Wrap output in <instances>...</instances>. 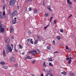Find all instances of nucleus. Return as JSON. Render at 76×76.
<instances>
[{
	"label": "nucleus",
	"instance_id": "obj_33",
	"mask_svg": "<svg viewBox=\"0 0 76 76\" xmlns=\"http://www.w3.org/2000/svg\"><path fill=\"white\" fill-rule=\"evenodd\" d=\"M3 9L4 10H5V6H4L3 7Z\"/></svg>",
	"mask_w": 76,
	"mask_h": 76
},
{
	"label": "nucleus",
	"instance_id": "obj_17",
	"mask_svg": "<svg viewBox=\"0 0 76 76\" xmlns=\"http://www.w3.org/2000/svg\"><path fill=\"white\" fill-rule=\"evenodd\" d=\"M38 40H36L34 42V44H37L38 43Z\"/></svg>",
	"mask_w": 76,
	"mask_h": 76
},
{
	"label": "nucleus",
	"instance_id": "obj_29",
	"mask_svg": "<svg viewBox=\"0 0 76 76\" xmlns=\"http://www.w3.org/2000/svg\"><path fill=\"white\" fill-rule=\"evenodd\" d=\"M53 44L54 45H56V41H55V40H53Z\"/></svg>",
	"mask_w": 76,
	"mask_h": 76
},
{
	"label": "nucleus",
	"instance_id": "obj_12",
	"mask_svg": "<svg viewBox=\"0 0 76 76\" xmlns=\"http://www.w3.org/2000/svg\"><path fill=\"white\" fill-rule=\"evenodd\" d=\"M61 74H62L63 75H67V73L64 71L62 72H61Z\"/></svg>",
	"mask_w": 76,
	"mask_h": 76
},
{
	"label": "nucleus",
	"instance_id": "obj_24",
	"mask_svg": "<svg viewBox=\"0 0 76 76\" xmlns=\"http://www.w3.org/2000/svg\"><path fill=\"white\" fill-rule=\"evenodd\" d=\"M53 60L52 59V58H50L49 59V61H53Z\"/></svg>",
	"mask_w": 76,
	"mask_h": 76
},
{
	"label": "nucleus",
	"instance_id": "obj_14",
	"mask_svg": "<svg viewBox=\"0 0 76 76\" xmlns=\"http://www.w3.org/2000/svg\"><path fill=\"white\" fill-rule=\"evenodd\" d=\"M2 68L4 69H7L8 67L7 66H4L2 67Z\"/></svg>",
	"mask_w": 76,
	"mask_h": 76
},
{
	"label": "nucleus",
	"instance_id": "obj_16",
	"mask_svg": "<svg viewBox=\"0 0 76 76\" xmlns=\"http://www.w3.org/2000/svg\"><path fill=\"white\" fill-rule=\"evenodd\" d=\"M43 66L44 67H46V65H45V62H44L43 64Z\"/></svg>",
	"mask_w": 76,
	"mask_h": 76
},
{
	"label": "nucleus",
	"instance_id": "obj_49",
	"mask_svg": "<svg viewBox=\"0 0 76 76\" xmlns=\"http://www.w3.org/2000/svg\"><path fill=\"white\" fill-rule=\"evenodd\" d=\"M15 51L16 52H18V50L16 49V48H15Z\"/></svg>",
	"mask_w": 76,
	"mask_h": 76
},
{
	"label": "nucleus",
	"instance_id": "obj_26",
	"mask_svg": "<svg viewBox=\"0 0 76 76\" xmlns=\"http://www.w3.org/2000/svg\"><path fill=\"white\" fill-rule=\"evenodd\" d=\"M50 26V24H48V25H47L45 27H44V28L45 29H47V28L48 27V26Z\"/></svg>",
	"mask_w": 76,
	"mask_h": 76
},
{
	"label": "nucleus",
	"instance_id": "obj_50",
	"mask_svg": "<svg viewBox=\"0 0 76 76\" xmlns=\"http://www.w3.org/2000/svg\"><path fill=\"white\" fill-rule=\"evenodd\" d=\"M28 33L29 34H31V31H28Z\"/></svg>",
	"mask_w": 76,
	"mask_h": 76
},
{
	"label": "nucleus",
	"instance_id": "obj_59",
	"mask_svg": "<svg viewBox=\"0 0 76 76\" xmlns=\"http://www.w3.org/2000/svg\"><path fill=\"white\" fill-rule=\"evenodd\" d=\"M19 7H18L17 8L18 9H19Z\"/></svg>",
	"mask_w": 76,
	"mask_h": 76
},
{
	"label": "nucleus",
	"instance_id": "obj_23",
	"mask_svg": "<svg viewBox=\"0 0 76 76\" xmlns=\"http://www.w3.org/2000/svg\"><path fill=\"white\" fill-rule=\"evenodd\" d=\"M35 61H36V60L35 59H34L33 61H32V63L33 64H34L35 63Z\"/></svg>",
	"mask_w": 76,
	"mask_h": 76
},
{
	"label": "nucleus",
	"instance_id": "obj_35",
	"mask_svg": "<svg viewBox=\"0 0 76 76\" xmlns=\"http://www.w3.org/2000/svg\"><path fill=\"white\" fill-rule=\"evenodd\" d=\"M66 50H68V49H69V47H68V46H66Z\"/></svg>",
	"mask_w": 76,
	"mask_h": 76
},
{
	"label": "nucleus",
	"instance_id": "obj_27",
	"mask_svg": "<svg viewBox=\"0 0 76 76\" xmlns=\"http://www.w3.org/2000/svg\"><path fill=\"white\" fill-rule=\"evenodd\" d=\"M45 16H46L47 17L48 16L49 14H48V13H45Z\"/></svg>",
	"mask_w": 76,
	"mask_h": 76
},
{
	"label": "nucleus",
	"instance_id": "obj_41",
	"mask_svg": "<svg viewBox=\"0 0 76 76\" xmlns=\"http://www.w3.org/2000/svg\"><path fill=\"white\" fill-rule=\"evenodd\" d=\"M60 31L61 32H63V29H61L60 30Z\"/></svg>",
	"mask_w": 76,
	"mask_h": 76
},
{
	"label": "nucleus",
	"instance_id": "obj_22",
	"mask_svg": "<svg viewBox=\"0 0 76 76\" xmlns=\"http://www.w3.org/2000/svg\"><path fill=\"white\" fill-rule=\"evenodd\" d=\"M30 42L32 44H33V43H34V42L32 41V39H31L30 40Z\"/></svg>",
	"mask_w": 76,
	"mask_h": 76
},
{
	"label": "nucleus",
	"instance_id": "obj_39",
	"mask_svg": "<svg viewBox=\"0 0 76 76\" xmlns=\"http://www.w3.org/2000/svg\"><path fill=\"white\" fill-rule=\"evenodd\" d=\"M29 11H31L32 10H31V8L30 7L28 8Z\"/></svg>",
	"mask_w": 76,
	"mask_h": 76
},
{
	"label": "nucleus",
	"instance_id": "obj_54",
	"mask_svg": "<svg viewBox=\"0 0 76 76\" xmlns=\"http://www.w3.org/2000/svg\"><path fill=\"white\" fill-rule=\"evenodd\" d=\"M69 58V60H71V59H72V58L71 57Z\"/></svg>",
	"mask_w": 76,
	"mask_h": 76
},
{
	"label": "nucleus",
	"instance_id": "obj_32",
	"mask_svg": "<svg viewBox=\"0 0 76 76\" xmlns=\"http://www.w3.org/2000/svg\"><path fill=\"white\" fill-rule=\"evenodd\" d=\"M19 46H20V48L21 49L22 48V46L21 45H19Z\"/></svg>",
	"mask_w": 76,
	"mask_h": 76
},
{
	"label": "nucleus",
	"instance_id": "obj_11",
	"mask_svg": "<svg viewBox=\"0 0 76 76\" xmlns=\"http://www.w3.org/2000/svg\"><path fill=\"white\" fill-rule=\"evenodd\" d=\"M66 1H67V3H68L69 4H72V2H71V1H70V0H66Z\"/></svg>",
	"mask_w": 76,
	"mask_h": 76
},
{
	"label": "nucleus",
	"instance_id": "obj_53",
	"mask_svg": "<svg viewBox=\"0 0 76 76\" xmlns=\"http://www.w3.org/2000/svg\"><path fill=\"white\" fill-rule=\"evenodd\" d=\"M43 70L45 72H46V70H45V69H43Z\"/></svg>",
	"mask_w": 76,
	"mask_h": 76
},
{
	"label": "nucleus",
	"instance_id": "obj_25",
	"mask_svg": "<svg viewBox=\"0 0 76 76\" xmlns=\"http://www.w3.org/2000/svg\"><path fill=\"white\" fill-rule=\"evenodd\" d=\"M47 48L48 50H50L51 47L50 46H48L47 47Z\"/></svg>",
	"mask_w": 76,
	"mask_h": 76
},
{
	"label": "nucleus",
	"instance_id": "obj_64",
	"mask_svg": "<svg viewBox=\"0 0 76 76\" xmlns=\"http://www.w3.org/2000/svg\"><path fill=\"white\" fill-rule=\"evenodd\" d=\"M15 22H16V20H14Z\"/></svg>",
	"mask_w": 76,
	"mask_h": 76
},
{
	"label": "nucleus",
	"instance_id": "obj_5",
	"mask_svg": "<svg viewBox=\"0 0 76 76\" xmlns=\"http://www.w3.org/2000/svg\"><path fill=\"white\" fill-rule=\"evenodd\" d=\"M10 60L11 61H13V62H14V61H15V58L13 57H11L10 58Z\"/></svg>",
	"mask_w": 76,
	"mask_h": 76
},
{
	"label": "nucleus",
	"instance_id": "obj_55",
	"mask_svg": "<svg viewBox=\"0 0 76 76\" xmlns=\"http://www.w3.org/2000/svg\"><path fill=\"white\" fill-rule=\"evenodd\" d=\"M11 46H12V48H13V45H12V44H11Z\"/></svg>",
	"mask_w": 76,
	"mask_h": 76
},
{
	"label": "nucleus",
	"instance_id": "obj_42",
	"mask_svg": "<svg viewBox=\"0 0 76 76\" xmlns=\"http://www.w3.org/2000/svg\"><path fill=\"white\" fill-rule=\"evenodd\" d=\"M29 41H30V39H28L27 40V42H29Z\"/></svg>",
	"mask_w": 76,
	"mask_h": 76
},
{
	"label": "nucleus",
	"instance_id": "obj_13",
	"mask_svg": "<svg viewBox=\"0 0 76 76\" xmlns=\"http://www.w3.org/2000/svg\"><path fill=\"white\" fill-rule=\"evenodd\" d=\"M70 76H75V74L73 72H71L70 74Z\"/></svg>",
	"mask_w": 76,
	"mask_h": 76
},
{
	"label": "nucleus",
	"instance_id": "obj_19",
	"mask_svg": "<svg viewBox=\"0 0 76 76\" xmlns=\"http://www.w3.org/2000/svg\"><path fill=\"white\" fill-rule=\"evenodd\" d=\"M56 38L58 40H60L61 39V37L60 36H57L56 37Z\"/></svg>",
	"mask_w": 76,
	"mask_h": 76
},
{
	"label": "nucleus",
	"instance_id": "obj_48",
	"mask_svg": "<svg viewBox=\"0 0 76 76\" xmlns=\"http://www.w3.org/2000/svg\"><path fill=\"white\" fill-rule=\"evenodd\" d=\"M54 53H58V51H56L54 52Z\"/></svg>",
	"mask_w": 76,
	"mask_h": 76
},
{
	"label": "nucleus",
	"instance_id": "obj_34",
	"mask_svg": "<svg viewBox=\"0 0 76 76\" xmlns=\"http://www.w3.org/2000/svg\"><path fill=\"white\" fill-rule=\"evenodd\" d=\"M3 16H5V11L3 12Z\"/></svg>",
	"mask_w": 76,
	"mask_h": 76
},
{
	"label": "nucleus",
	"instance_id": "obj_2",
	"mask_svg": "<svg viewBox=\"0 0 76 76\" xmlns=\"http://www.w3.org/2000/svg\"><path fill=\"white\" fill-rule=\"evenodd\" d=\"M15 0H11L9 2V4L10 6H12L15 5Z\"/></svg>",
	"mask_w": 76,
	"mask_h": 76
},
{
	"label": "nucleus",
	"instance_id": "obj_38",
	"mask_svg": "<svg viewBox=\"0 0 76 76\" xmlns=\"http://www.w3.org/2000/svg\"><path fill=\"white\" fill-rule=\"evenodd\" d=\"M39 37H39V36L38 35L37 36V39H39Z\"/></svg>",
	"mask_w": 76,
	"mask_h": 76
},
{
	"label": "nucleus",
	"instance_id": "obj_44",
	"mask_svg": "<svg viewBox=\"0 0 76 76\" xmlns=\"http://www.w3.org/2000/svg\"><path fill=\"white\" fill-rule=\"evenodd\" d=\"M68 50L69 52H71V50L70 49H69Z\"/></svg>",
	"mask_w": 76,
	"mask_h": 76
},
{
	"label": "nucleus",
	"instance_id": "obj_18",
	"mask_svg": "<svg viewBox=\"0 0 76 76\" xmlns=\"http://www.w3.org/2000/svg\"><path fill=\"white\" fill-rule=\"evenodd\" d=\"M12 30H13V29L12 28V27H10V31L11 33H12Z\"/></svg>",
	"mask_w": 76,
	"mask_h": 76
},
{
	"label": "nucleus",
	"instance_id": "obj_57",
	"mask_svg": "<svg viewBox=\"0 0 76 76\" xmlns=\"http://www.w3.org/2000/svg\"><path fill=\"white\" fill-rule=\"evenodd\" d=\"M24 54H25V53H24V52L22 53V55H24Z\"/></svg>",
	"mask_w": 76,
	"mask_h": 76
},
{
	"label": "nucleus",
	"instance_id": "obj_45",
	"mask_svg": "<svg viewBox=\"0 0 76 76\" xmlns=\"http://www.w3.org/2000/svg\"><path fill=\"white\" fill-rule=\"evenodd\" d=\"M37 51H38V53H39L38 54H39V53H40V51L39 50V49H37Z\"/></svg>",
	"mask_w": 76,
	"mask_h": 76
},
{
	"label": "nucleus",
	"instance_id": "obj_47",
	"mask_svg": "<svg viewBox=\"0 0 76 76\" xmlns=\"http://www.w3.org/2000/svg\"><path fill=\"white\" fill-rule=\"evenodd\" d=\"M72 15H71L70 16L68 17V18H69L72 17Z\"/></svg>",
	"mask_w": 76,
	"mask_h": 76
},
{
	"label": "nucleus",
	"instance_id": "obj_52",
	"mask_svg": "<svg viewBox=\"0 0 76 76\" xmlns=\"http://www.w3.org/2000/svg\"><path fill=\"white\" fill-rule=\"evenodd\" d=\"M49 74H48V73L45 75V76H48L49 75Z\"/></svg>",
	"mask_w": 76,
	"mask_h": 76
},
{
	"label": "nucleus",
	"instance_id": "obj_6",
	"mask_svg": "<svg viewBox=\"0 0 76 76\" xmlns=\"http://www.w3.org/2000/svg\"><path fill=\"white\" fill-rule=\"evenodd\" d=\"M0 31L1 33H4V29L3 28H1L0 29Z\"/></svg>",
	"mask_w": 76,
	"mask_h": 76
},
{
	"label": "nucleus",
	"instance_id": "obj_4",
	"mask_svg": "<svg viewBox=\"0 0 76 76\" xmlns=\"http://www.w3.org/2000/svg\"><path fill=\"white\" fill-rule=\"evenodd\" d=\"M17 13H18V11L17 10H15L12 13V16H16Z\"/></svg>",
	"mask_w": 76,
	"mask_h": 76
},
{
	"label": "nucleus",
	"instance_id": "obj_58",
	"mask_svg": "<svg viewBox=\"0 0 76 76\" xmlns=\"http://www.w3.org/2000/svg\"><path fill=\"white\" fill-rule=\"evenodd\" d=\"M41 76H44V75H43V73H42L41 75Z\"/></svg>",
	"mask_w": 76,
	"mask_h": 76
},
{
	"label": "nucleus",
	"instance_id": "obj_36",
	"mask_svg": "<svg viewBox=\"0 0 76 76\" xmlns=\"http://www.w3.org/2000/svg\"><path fill=\"white\" fill-rule=\"evenodd\" d=\"M53 23L54 24H56V20H54Z\"/></svg>",
	"mask_w": 76,
	"mask_h": 76
},
{
	"label": "nucleus",
	"instance_id": "obj_15",
	"mask_svg": "<svg viewBox=\"0 0 76 76\" xmlns=\"http://www.w3.org/2000/svg\"><path fill=\"white\" fill-rule=\"evenodd\" d=\"M34 13H36L38 11V10L36 9H34Z\"/></svg>",
	"mask_w": 76,
	"mask_h": 76
},
{
	"label": "nucleus",
	"instance_id": "obj_46",
	"mask_svg": "<svg viewBox=\"0 0 76 76\" xmlns=\"http://www.w3.org/2000/svg\"><path fill=\"white\" fill-rule=\"evenodd\" d=\"M2 16H1V15H0V19H2Z\"/></svg>",
	"mask_w": 76,
	"mask_h": 76
},
{
	"label": "nucleus",
	"instance_id": "obj_37",
	"mask_svg": "<svg viewBox=\"0 0 76 76\" xmlns=\"http://www.w3.org/2000/svg\"><path fill=\"white\" fill-rule=\"evenodd\" d=\"M69 64H71V60H69L68 61Z\"/></svg>",
	"mask_w": 76,
	"mask_h": 76
},
{
	"label": "nucleus",
	"instance_id": "obj_21",
	"mask_svg": "<svg viewBox=\"0 0 76 76\" xmlns=\"http://www.w3.org/2000/svg\"><path fill=\"white\" fill-rule=\"evenodd\" d=\"M48 74H49V75H50V74H51V71L50 70L48 71Z\"/></svg>",
	"mask_w": 76,
	"mask_h": 76
},
{
	"label": "nucleus",
	"instance_id": "obj_56",
	"mask_svg": "<svg viewBox=\"0 0 76 76\" xmlns=\"http://www.w3.org/2000/svg\"><path fill=\"white\" fill-rule=\"evenodd\" d=\"M53 17H51L50 18V19L51 20V19H53Z\"/></svg>",
	"mask_w": 76,
	"mask_h": 76
},
{
	"label": "nucleus",
	"instance_id": "obj_10",
	"mask_svg": "<svg viewBox=\"0 0 76 76\" xmlns=\"http://www.w3.org/2000/svg\"><path fill=\"white\" fill-rule=\"evenodd\" d=\"M47 9H48V10H49V11H52V10L50 8V6H48Z\"/></svg>",
	"mask_w": 76,
	"mask_h": 76
},
{
	"label": "nucleus",
	"instance_id": "obj_61",
	"mask_svg": "<svg viewBox=\"0 0 76 76\" xmlns=\"http://www.w3.org/2000/svg\"><path fill=\"white\" fill-rule=\"evenodd\" d=\"M15 66H16V67H17V66H18V64H15Z\"/></svg>",
	"mask_w": 76,
	"mask_h": 76
},
{
	"label": "nucleus",
	"instance_id": "obj_20",
	"mask_svg": "<svg viewBox=\"0 0 76 76\" xmlns=\"http://www.w3.org/2000/svg\"><path fill=\"white\" fill-rule=\"evenodd\" d=\"M1 64H2V65H4V64H5V63L3 61H2L1 63Z\"/></svg>",
	"mask_w": 76,
	"mask_h": 76
},
{
	"label": "nucleus",
	"instance_id": "obj_31",
	"mask_svg": "<svg viewBox=\"0 0 76 76\" xmlns=\"http://www.w3.org/2000/svg\"><path fill=\"white\" fill-rule=\"evenodd\" d=\"M12 22L13 24H15V23H16V22L14 20H12Z\"/></svg>",
	"mask_w": 76,
	"mask_h": 76
},
{
	"label": "nucleus",
	"instance_id": "obj_30",
	"mask_svg": "<svg viewBox=\"0 0 76 76\" xmlns=\"http://www.w3.org/2000/svg\"><path fill=\"white\" fill-rule=\"evenodd\" d=\"M3 25L2 24L0 25V29L3 28Z\"/></svg>",
	"mask_w": 76,
	"mask_h": 76
},
{
	"label": "nucleus",
	"instance_id": "obj_9",
	"mask_svg": "<svg viewBox=\"0 0 76 76\" xmlns=\"http://www.w3.org/2000/svg\"><path fill=\"white\" fill-rule=\"evenodd\" d=\"M29 59L30 60H31V59H32V58L31 57L30 58V56H28L26 58H25V59Z\"/></svg>",
	"mask_w": 76,
	"mask_h": 76
},
{
	"label": "nucleus",
	"instance_id": "obj_51",
	"mask_svg": "<svg viewBox=\"0 0 76 76\" xmlns=\"http://www.w3.org/2000/svg\"><path fill=\"white\" fill-rule=\"evenodd\" d=\"M43 6H45V4L44 3V2H43Z\"/></svg>",
	"mask_w": 76,
	"mask_h": 76
},
{
	"label": "nucleus",
	"instance_id": "obj_63",
	"mask_svg": "<svg viewBox=\"0 0 76 76\" xmlns=\"http://www.w3.org/2000/svg\"><path fill=\"white\" fill-rule=\"evenodd\" d=\"M12 37V39H14V37Z\"/></svg>",
	"mask_w": 76,
	"mask_h": 76
},
{
	"label": "nucleus",
	"instance_id": "obj_7",
	"mask_svg": "<svg viewBox=\"0 0 76 76\" xmlns=\"http://www.w3.org/2000/svg\"><path fill=\"white\" fill-rule=\"evenodd\" d=\"M5 41L6 42L7 44H9V42H10V39H7V40H5Z\"/></svg>",
	"mask_w": 76,
	"mask_h": 76
},
{
	"label": "nucleus",
	"instance_id": "obj_62",
	"mask_svg": "<svg viewBox=\"0 0 76 76\" xmlns=\"http://www.w3.org/2000/svg\"><path fill=\"white\" fill-rule=\"evenodd\" d=\"M16 19H17V18H14V20H16Z\"/></svg>",
	"mask_w": 76,
	"mask_h": 76
},
{
	"label": "nucleus",
	"instance_id": "obj_1",
	"mask_svg": "<svg viewBox=\"0 0 76 76\" xmlns=\"http://www.w3.org/2000/svg\"><path fill=\"white\" fill-rule=\"evenodd\" d=\"M5 48L7 53H9V52L11 53L12 51V49L9 44L7 45Z\"/></svg>",
	"mask_w": 76,
	"mask_h": 76
},
{
	"label": "nucleus",
	"instance_id": "obj_43",
	"mask_svg": "<svg viewBox=\"0 0 76 76\" xmlns=\"http://www.w3.org/2000/svg\"><path fill=\"white\" fill-rule=\"evenodd\" d=\"M69 58H66V60H69Z\"/></svg>",
	"mask_w": 76,
	"mask_h": 76
},
{
	"label": "nucleus",
	"instance_id": "obj_40",
	"mask_svg": "<svg viewBox=\"0 0 76 76\" xmlns=\"http://www.w3.org/2000/svg\"><path fill=\"white\" fill-rule=\"evenodd\" d=\"M49 75L50 76H53V74H49Z\"/></svg>",
	"mask_w": 76,
	"mask_h": 76
},
{
	"label": "nucleus",
	"instance_id": "obj_28",
	"mask_svg": "<svg viewBox=\"0 0 76 76\" xmlns=\"http://www.w3.org/2000/svg\"><path fill=\"white\" fill-rule=\"evenodd\" d=\"M49 65L50 66H53V64H52L51 63H49Z\"/></svg>",
	"mask_w": 76,
	"mask_h": 76
},
{
	"label": "nucleus",
	"instance_id": "obj_60",
	"mask_svg": "<svg viewBox=\"0 0 76 76\" xmlns=\"http://www.w3.org/2000/svg\"><path fill=\"white\" fill-rule=\"evenodd\" d=\"M31 76H35L34 75V74H32L31 75Z\"/></svg>",
	"mask_w": 76,
	"mask_h": 76
},
{
	"label": "nucleus",
	"instance_id": "obj_8",
	"mask_svg": "<svg viewBox=\"0 0 76 76\" xmlns=\"http://www.w3.org/2000/svg\"><path fill=\"white\" fill-rule=\"evenodd\" d=\"M3 54L4 57H6V51L5 50H4L3 51Z\"/></svg>",
	"mask_w": 76,
	"mask_h": 76
},
{
	"label": "nucleus",
	"instance_id": "obj_3",
	"mask_svg": "<svg viewBox=\"0 0 76 76\" xmlns=\"http://www.w3.org/2000/svg\"><path fill=\"white\" fill-rule=\"evenodd\" d=\"M30 53H31V54H32V55H34V56L35 55V53H36V54H38V52H37L36 50L30 51Z\"/></svg>",
	"mask_w": 76,
	"mask_h": 76
}]
</instances>
